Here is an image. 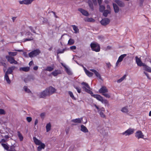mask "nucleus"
<instances>
[{"label":"nucleus","mask_w":151,"mask_h":151,"mask_svg":"<svg viewBox=\"0 0 151 151\" xmlns=\"http://www.w3.org/2000/svg\"><path fill=\"white\" fill-rule=\"evenodd\" d=\"M90 70L93 72L96 76L99 79H101V77L100 74L96 70L94 69H91Z\"/></svg>","instance_id":"412c9836"},{"label":"nucleus","mask_w":151,"mask_h":151,"mask_svg":"<svg viewBox=\"0 0 151 151\" xmlns=\"http://www.w3.org/2000/svg\"><path fill=\"white\" fill-rule=\"evenodd\" d=\"M80 130L82 132L84 133H86L88 132V130L87 128L83 125H81V126Z\"/></svg>","instance_id":"4be33fe9"},{"label":"nucleus","mask_w":151,"mask_h":151,"mask_svg":"<svg viewBox=\"0 0 151 151\" xmlns=\"http://www.w3.org/2000/svg\"><path fill=\"white\" fill-rule=\"evenodd\" d=\"M71 121L74 123H80L82 121L83 123L84 124H86L87 122L86 118V117L76 118L72 119Z\"/></svg>","instance_id":"39448f33"},{"label":"nucleus","mask_w":151,"mask_h":151,"mask_svg":"<svg viewBox=\"0 0 151 151\" xmlns=\"http://www.w3.org/2000/svg\"><path fill=\"white\" fill-rule=\"evenodd\" d=\"M85 20L88 22H94L95 21L94 19L92 18H87Z\"/></svg>","instance_id":"49530a36"},{"label":"nucleus","mask_w":151,"mask_h":151,"mask_svg":"<svg viewBox=\"0 0 151 151\" xmlns=\"http://www.w3.org/2000/svg\"><path fill=\"white\" fill-rule=\"evenodd\" d=\"M106 66L109 68L111 66V65L110 63H106Z\"/></svg>","instance_id":"052dcab7"},{"label":"nucleus","mask_w":151,"mask_h":151,"mask_svg":"<svg viewBox=\"0 0 151 151\" xmlns=\"http://www.w3.org/2000/svg\"><path fill=\"white\" fill-rule=\"evenodd\" d=\"M121 110L123 113H127L129 111L128 107L127 106L124 107L122 108Z\"/></svg>","instance_id":"cd10ccee"},{"label":"nucleus","mask_w":151,"mask_h":151,"mask_svg":"<svg viewBox=\"0 0 151 151\" xmlns=\"http://www.w3.org/2000/svg\"><path fill=\"white\" fill-rule=\"evenodd\" d=\"M6 113L5 111L2 109H0V115H4Z\"/></svg>","instance_id":"3c124183"},{"label":"nucleus","mask_w":151,"mask_h":151,"mask_svg":"<svg viewBox=\"0 0 151 151\" xmlns=\"http://www.w3.org/2000/svg\"><path fill=\"white\" fill-rule=\"evenodd\" d=\"M81 84L83 86L82 88L85 91L91 94H93V92L90 90V87L88 86V83L84 82H83Z\"/></svg>","instance_id":"f03ea898"},{"label":"nucleus","mask_w":151,"mask_h":151,"mask_svg":"<svg viewBox=\"0 0 151 151\" xmlns=\"http://www.w3.org/2000/svg\"><path fill=\"white\" fill-rule=\"evenodd\" d=\"M65 71L68 75H70L72 74V73L71 71H70V70L68 68H66L65 69Z\"/></svg>","instance_id":"c03bdc74"},{"label":"nucleus","mask_w":151,"mask_h":151,"mask_svg":"<svg viewBox=\"0 0 151 151\" xmlns=\"http://www.w3.org/2000/svg\"><path fill=\"white\" fill-rule=\"evenodd\" d=\"M37 27H35V28H34L32 26H29L27 27V30H29V29H30L31 32L36 34V32H35V29H36Z\"/></svg>","instance_id":"5701e85b"},{"label":"nucleus","mask_w":151,"mask_h":151,"mask_svg":"<svg viewBox=\"0 0 151 151\" xmlns=\"http://www.w3.org/2000/svg\"><path fill=\"white\" fill-rule=\"evenodd\" d=\"M6 58L7 60V61L11 64H17L18 62L15 60L14 58L10 56L7 55L6 56Z\"/></svg>","instance_id":"0eeeda50"},{"label":"nucleus","mask_w":151,"mask_h":151,"mask_svg":"<svg viewBox=\"0 0 151 151\" xmlns=\"http://www.w3.org/2000/svg\"><path fill=\"white\" fill-rule=\"evenodd\" d=\"M6 139H2L1 140V141H0V143L1 142H6Z\"/></svg>","instance_id":"bf43d9fd"},{"label":"nucleus","mask_w":151,"mask_h":151,"mask_svg":"<svg viewBox=\"0 0 151 151\" xmlns=\"http://www.w3.org/2000/svg\"><path fill=\"white\" fill-rule=\"evenodd\" d=\"M4 79L8 83L10 84L11 83V81L9 79L8 75L5 74V75L4 76Z\"/></svg>","instance_id":"f704fd0d"},{"label":"nucleus","mask_w":151,"mask_h":151,"mask_svg":"<svg viewBox=\"0 0 151 151\" xmlns=\"http://www.w3.org/2000/svg\"><path fill=\"white\" fill-rule=\"evenodd\" d=\"M113 5L115 12L118 13L119 11V7L116 4L113 3Z\"/></svg>","instance_id":"393cba45"},{"label":"nucleus","mask_w":151,"mask_h":151,"mask_svg":"<svg viewBox=\"0 0 151 151\" xmlns=\"http://www.w3.org/2000/svg\"><path fill=\"white\" fill-rule=\"evenodd\" d=\"M127 76L126 75H124L122 77L117 81L118 83H120L122 82L124 79Z\"/></svg>","instance_id":"4c0bfd02"},{"label":"nucleus","mask_w":151,"mask_h":151,"mask_svg":"<svg viewBox=\"0 0 151 151\" xmlns=\"http://www.w3.org/2000/svg\"><path fill=\"white\" fill-rule=\"evenodd\" d=\"M93 51L99 52L100 51V46L97 43L92 42L90 45Z\"/></svg>","instance_id":"20e7f679"},{"label":"nucleus","mask_w":151,"mask_h":151,"mask_svg":"<svg viewBox=\"0 0 151 151\" xmlns=\"http://www.w3.org/2000/svg\"><path fill=\"white\" fill-rule=\"evenodd\" d=\"M20 71H23L24 72H27L29 70V67H21L19 69Z\"/></svg>","instance_id":"bb28decb"},{"label":"nucleus","mask_w":151,"mask_h":151,"mask_svg":"<svg viewBox=\"0 0 151 151\" xmlns=\"http://www.w3.org/2000/svg\"><path fill=\"white\" fill-rule=\"evenodd\" d=\"M91 95L92 96L96 98L99 101H101L102 103L106 104L108 103V101L107 100L104 99L103 97L99 95L93 94V93Z\"/></svg>","instance_id":"7ed1b4c3"},{"label":"nucleus","mask_w":151,"mask_h":151,"mask_svg":"<svg viewBox=\"0 0 151 151\" xmlns=\"http://www.w3.org/2000/svg\"><path fill=\"white\" fill-rule=\"evenodd\" d=\"M1 146L3 147L5 150H9V147L7 143L4 144L2 143H1Z\"/></svg>","instance_id":"c85d7f7f"},{"label":"nucleus","mask_w":151,"mask_h":151,"mask_svg":"<svg viewBox=\"0 0 151 151\" xmlns=\"http://www.w3.org/2000/svg\"><path fill=\"white\" fill-rule=\"evenodd\" d=\"M15 68V67L14 66H12L9 68L7 71L6 72L5 74L8 75L9 74H12L13 72V70Z\"/></svg>","instance_id":"dca6fc26"},{"label":"nucleus","mask_w":151,"mask_h":151,"mask_svg":"<svg viewBox=\"0 0 151 151\" xmlns=\"http://www.w3.org/2000/svg\"><path fill=\"white\" fill-rule=\"evenodd\" d=\"M34 0H23L22 1H19V3L21 4L29 5L31 4Z\"/></svg>","instance_id":"ddd939ff"},{"label":"nucleus","mask_w":151,"mask_h":151,"mask_svg":"<svg viewBox=\"0 0 151 151\" xmlns=\"http://www.w3.org/2000/svg\"><path fill=\"white\" fill-rule=\"evenodd\" d=\"M23 89L24 91L27 93H30L31 92L30 90L26 86H24L23 87Z\"/></svg>","instance_id":"ea45409f"},{"label":"nucleus","mask_w":151,"mask_h":151,"mask_svg":"<svg viewBox=\"0 0 151 151\" xmlns=\"http://www.w3.org/2000/svg\"><path fill=\"white\" fill-rule=\"evenodd\" d=\"M38 66H35L33 68V69L34 70H37L38 68Z\"/></svg>","instance_id":"0e129e2a"},{"label":"nucleus","mask_w":151,"mask_h":151,"mask_svg":"<svg viewBox=\"0 0 151 151\" xmlns=\"http://www.w3.org/2000/svg\"><path fill=\"white\" fill-rule=\"evenodd\" d=\"M45 116V113L44 112L41 113L40 115L41 118L42 119H44Z\"/></svg>","instance_id":"5fc2aeb1"},{"label":"nucleus","mask_w":151,"mask_h":151,"mask_svg":"<svg viewBox=\"0 0 151 151\" xmlns=\"http://www.w3.org/2000/svg\"><path fill=\"white\" fill-rule=\"evenodd\" d=\"M102 95L108 98H110L111 97L109 93H103Z\"/></svg>","instance_id":"09e8293b"},{"label":"nucleus","mask_w":151,"mask_h":151,"mask_svg":"<svg viewBox=\"0 0 151 151\" xmlns=\"http://www.w3.org/2000/svg\"><path fill=\"white\" fill-rule=\"evenodd\" d=\"M33 37H31L30 38H25V39H24L23 40V42H25L27 41H31V40H33Z\"/></svg>","instance_id":"a18cd8bd"},{"label":"nucleus","mask_w":151,"mask_h":151,"mask_svg":"<svg viewBox=\"0 0 151 151\" xmlns=\"http://www.w3.org/2000/svg\"><path fill=\"white\" fill-rule=\"evenodd\" d=\"M84 71L86 74V75L89 77H92L93 75V73L90 72L89 70H87V69L84 67H83Z\"/></svg>","instance_id":"a211bd4d"},{"label":"nucleus","mask_w":151,"mask_h":151,"mask_svg":"<svg viewBox=\"0 0 151 151\" xmlns=\"http://www.w3.org/2000/svg\"><path fill=\"white\" fill-rule=\"evenodd\" d=\"M135 136L138 139L139 138H143L144 137V135L143 134L142 132L140 131H137L135 133Z\"/></svg>","instance_id":"4468645a"},{"label":"nucleus","mask_w":151,"mask_h":151,"mask_svg":"<svg viewBox=\"0 0 151 151\" xmlns=\"http://www.w3.org/2000/svg\"><path fill=\"white\" fill-rule=\"evenodd\" d=\"M72 27H73L74 31H75L74 32L75 33H77L79 32V29L77 26L75 25H72Z\"/></svg>","instance_id":"c756f323"},{"label":"nucleus","mask_w":151,"mask_h":151,"mask_svg":"<svg viewBox=\"0 0 151 151\" xmlns=\"http://www.w3.org/2000/svg\"><path fill=\"white\" fill-rule=\"evenodd\" d=\"M17 133L18 136L19 137L20 140L21 141H22L23 139V137L22 135L19 132H18Z\"/></svg>","instance_id":"c9c22d12"},{"label":"nucleus","mask_w":151,"mask_h":151,"mask_svg":"<svg viewBox=\"0 0 151 151\" xmlns=\"http://www.w3.org/2000/svg\"><path fill=\"white\" fill-rule=\"evenodd\" d=\"M43 19L44 20V21H43V24H44L47 22V19L44 18H43Z\"/></svg>","instance_id":"69168bd1"},{"label":"nucleus","mask_w":151,"mask_h":151,"mask_svg":"<svg viewBox=\"0 0 151 151\" xmlns=\"http://www.w3.org/2000/svg\"><path fill=\"white\" fill-rule=\"evenodd\" d=\"M74 87L76 89L78 93H80L81 92V89L79 87L76 86H74Z\"/></svg>","instance_id":"603ef678"},{"label":"nucleus","mask_w":151,"mask_h":151,"mask_svg":"<svg viewBox=\"0 0 151 151\" xmlns=\"http://www.w3.org/2000/svg\"><path fill=\"white\" fill-rule=\"evenodd\" d=\"M88 4L90 8L92 10H93V7L92 3L91 1V2L88 3Z\"/></svg>","instance_id":"864d4df0"},{"label":"nucleus","mask_w":151,"mask_h":151,"mask_svg":"<svg viewBox=\"0 0 151 151\" xmlns=\"http://www.w3.org/2000/svg\"><path fill=\"white\" fill-rule=\"evenodd\" d=\"M144 74L146 75V76H147V78L148 79H150V78L148 75V74H147V73L144 72Z\"/></svg>","instance_id":"13d9d810"},{"label":"nucleus","mask_w":151,"mask_h":151,"mask_svg":"<svg viewBox=\"0 0 151 151\" xmlns=\"http://www.w3.org/2000/svg\"><path fill=\"white\" fill-rule=\"evenodd\" d=\"M127 55L126 54H124L121 55L118 58V62H121L122 60Z\"/></svg>","instance_id":"7c9ffc66"},{"label":"nucleus","mask_w":151,"mask_h":151,"mask_svg":"<svg viewBox=\"0 0 151 151\" xmlns=\"http://www.w3.org/2000/svg\"><path fill=\"white\" fill-rule=\"evenodd\" d=\"M115 2L120 6L123 7L124 6V4L121 1L115 0Z\"/></svg>","instance_id":"b1692460"},{"label":"nucleus","mask_w":151,"mask_h":151,"mask_svg":"<svg viewBox=\"0 0 151 151\" xmlns=\"http://www.w3.org/2000/svg\"><path fill=\"white\" fill-rule=\"evenodd\" d=\"M33 64V61H31L29 62V66H31Z\"/></svg>","instance_id":"338daca9"},{"label":"nucleus","mask_w":151,"mask_h":151,"mask_svg":"<svg viewBox=\"0 0 151 151\" xmlns=\"http://www.w3.org/2000/svg\"><path fill=\"white\" fill-rule=\"evenodd\" d=\"M8 54L10 56H16L17 55V52H8Z\"/></svg>","instance_id":"79ce46f5"},{"label":"nucleus","mask_w":151,"mask_h":151,"mask_svg":"<svg viewBox=\"0 0 151 151\" xmlns=\"http://www.w3.org/2000/svg\"><path fill=\"white\" fill-rule=\"evenodd\" d=\"M25 31V35L26 36H29L30 35H32V34H31L29 31H28V30H27V28L26 29Z\"/></svg>","instance_id":"8fccbe9b"},{"label":"nucleus","mask_w":151,"mask_h":151,"mask_svg":"<svg viewBox=\"0 0 151 151\" xmlns=\"http://www.w3.org/2000/svg\"><path fill=\"white\" fill-rule=\"evenodd\" d=\"M65 50V49H58L57 51V54H58L59 53H63L64 52Z\"/></svg>","instance_id":"37998d69"},{"label":"nucleus","mask_w":151,"mask_h":151,"mask_svg":"<svg viewBox=\"0 0 151 151\" xmlns=\"http://www.w3.org/2000/svg\"><path fill=\"white\" fill-rule=\"evenodd\" d=\"M41 52L40 50L39 49L35 50L30 52L28 55L30 58L35 57L40 54Z\"/></svg>","instance_id":"423d86ee"},{"label":"nucleus","mask_w":151,"mask_h":151,"mask_svg":"<svg viewBox=\"0 0 151 151\" xmlns=\"http://www.w3.org/2000/svg\"><path fill=\"white\" fill-rule=\"evenodd\" d=\"M61 70H56L51 73V74L52 75L54 76H56L58 74H61Z\"/></svg>","instance_id":"aec40b11"},{"label":"nucleus","mask_w":151,"mask_h":151,"mask_svg":"<svg viewBox=\"0 0 151 151\" xmlns=\"http://www.w3.org/2000/svg\"><path fill=\"white\" fill-rule=\"evenodd\" d=\"M99 5L101 4L102 0H97Z\"/></svg>","instance_id":"e2e57ef3"},{"label":"nucleus","mask_w":151,"mask_h":151,"mask_svg":"<svg viewBox=\"0 0 151 151\" xmlns=\"http://www.w3.org/2000/svg\"><path fill=\"white\" fill-rule=\"evenodd\" d=\"M99 5V10L100 12H103L105 10V7L103 5H101V4Z\"/></svg>","instance_id":"e433bc0d"},{"label":"nucleus","mask_w":151,"mask_h":151,"mask_svg":"<svg viewBox=\"0 0 151 151\" xmlns=\"http://www.w3.org/2000/svg\"><path fill=\"white\" fill-rule=\"evenodd\" d=\"M144 70L149 72L151 73V68L146 65L145 64L143 67Z\"/></svg>","instance_id":"a878e982"},{"label":"nucleus","mask_w":151,"mask_h":151,"mask_svg":"<svg viewBox=\"0 0 151 151\" xmlns=\"http://www.w3.org/2000/svg\"><path fill=\"white\" fill-rule=\"evenodd\" d=\"M110 22V20L107 18H105L102 19L101 21V24L104 26H105L109 24Z\"/></svg>","instance_id":"f8f14e48"},{"label":"nucleus","mask_w":151,"mask_h":151,"mask_svg":"<svg viewBox=\"0 0 151 151\" xmlns=\"http://www.w3.org/2000/svg\"><path fill=\"white\" fill-rule=\"evenodd\" d=\"M74 41L73 39H70L68 42V44L69 45H72L74 43Z\"/></svg>","instance_id":"a19ab883"},{"label":"nucleus","mask_w":151,"mask_h":151,"mask_svg":"<svg viewBox=\"0 0 151 151\" xmlns=\"http://www.w3.org/2000/svg\"><path fill=\"white\" fill-rule=\"evenodd\" d=\"M99 92L102 95L104 93L108 92V90L106 87L103 86L99 90Z\"/></svg>","instance_id":"2eb2a0df"},{"label":"nucleus","mask_w":151,"mask_h":151,"mask_svg":"<svg viewBox=\"0 0 151 151\" xmlns=\"http://www.w3.org/2000/svg\"><path fill=\"white\" fill-rule=\"evenodd\" d=\"M4 138L6 139H7L9 138V137L7 135H6L4 136Z\"/></svg>","instance_id":"774afa93"},{"label":"nucleus","mask_w":151,"mask_h":151,"mask_svg":"<svg viewBox=\"0 0 151 151\" xmlns=\"http://www.w3.org/2000/svg\"><path fill=\"white\" fill-rule=\"evenodd\" d=\"M110 13V10H106L104 11L103 15L105 17H106L107 16L108 14Z\"/></svg>","instance_id":"473e14b6"},{"label":"nucleus","mask_w":151,"mask_h":151,"mask_svg":"<svg viewBox=\"0 0 151 151\" xmlns=\"http://www.w3.org/2000/svg\"><path fill=\"white\" fill-rule=\"evenodd\" d=\"M40 98H45L47 96H50L46 89L40 93L38 95Z\"/></svg>","instance_id":"6e6552de"},{"label":"nucleus","mask_w":151,"mask_h":151,"mask_svg":"<svg viewBox=\"0 0 151 151\" xmlns=\"http://www.w3.org/2000/svg\"><path fill=\"white\" fill-rule=\"evenodd\" d=\"M33 139L35 145H39L37 148V151H40L42 149H45V144L42 142L40 140L38 139L35 137H33Z\"/></svg>","instance_id":"f257e3e1"},{"label":"nucleus","mask_w":151,"mask_h":151,"mask_svg":"<svg viewBox=\"0 0 151 151\" xmlns=\"http://www.w3.org/2000/svg\"><path fill=\"white\" fill-rule=\"evenodd\" d=\"M38 119H36L35 120V125H36L38 123Z\"/></svg>","instance_id":"680f3d73"},{"label":"nucleus","mask_w":151,"mask_h":151,"mask_svg":"<svg viewBox=\"0 0 151 151\" xmlns=\"http://www.w3.org/2000/svg\"><path fill=\"white\" fill-rule=\"evenodd\" d=\"M49 96L55 93L56 91L55 89L52 86H50L46 88Z\"/></svg>","instance_id":"1a4fd4ad"},{"label":"nucleus","mask_w":151,"mask_h":151,"mask_svg":"<svg viewBox=\"0 0 151 151\" xmlns=\"http://www.w3.org/2000/svg\"><path fill=\"white\" fill-rule=\"evenodd\" d=\"M70 48L71 50H75L76 49V47L75 46H73L70 47Z\"/></svg>","instance_id":"4d7b16f0"},{"label":"nucleus","mask_w":151,"mask_h":151,"mask_svg":"<svg viewBox=\"0 0 151 151\" xmlns=\"http://www.w3.org/2000/svg\"><path fill=\"white\" fill-rule=\"evenodd\" d=\"M68 94L70 95L71 98L74 100H76V98L74 97L73 93L71 91H69L68 92Z\"/></svg>","instance_id":"58836bf2"},{"label":"nucleus","mask_w":151,"mask_h":151,"mask_svg":"<svg viewBox=\"0 0 151 151\" xmlns=\"http://www.w3.org/2000/svg\"><path fill=\"white\" fill-rule=\"evenodd\" d=\"M54 68L52 67H51L50 66H48L47 68L45 69L44 70L46 71H48L49 72H51L53 70Z\"/></svg>","instance_id":"2f4dec72"},{"label":"nucleus","mask_w":151,"mask_h":151,"mask_svg":"<svg viewBox=\"0 0 151 151\" xmlns=\"http://www.w3.org/2000/svg\"><path fill=\"white\" fill-rule=\"evenodd\" d=\"M26 119H27V122H30L32 120V118L31 117H27V118H26Z\"/></svg>","instance_id":"6e6d98bb"},{"label":"nucleus","mask_w":151,"mask_h":151,"mask_svg":"<svg viewBox=\"0 0 151 151\" xmlns=\"http://www.w3.org/2000/svg\"><path fill=\"white\" fill-rule=\"evenodd\" d=\"M134 129L129 128L126 131L122 133L123 135H125L126 136L132 134L134 132Z\"/></svg>","instance_id":"9d476101"},{"label":"nucleus","mask_w":151,"mask_h":151,"mask_svg":"<svg viewBox=\"0 0 151 151\" xmlns=\"http://www.w3.org/2000/svg\"><path fill=\"white\" fill-rule=\"evenodd\" d=\"M46 129L47 132H49L50 129L51 127V124L50 123H48L47 124L46 126Z\"/></svg>","instance_id":"72a5a7b5"},{"label":"nucleus","mask_w":151,"mask_h":151,"mask_svg":"<svg viewBox=\"0 0 151 151\" xmlns=\"http://www.w3.org/2000/svg\"><path fill=\"white\" fill-rule=\"evenodd\" d=\"M0 65H2L5 68H6V63L2 60L0 61Z\"/></svg>","instance_id":"de8ad7c7"},{"label":"nucleus","mask_w":151,"mask_h":151,"mask_svg":"<svg viewBox=\"0 0 151 151\" xmlns=\"http://www.w3.org/2000/svg\"><path fill=\"white\" fill-rule=\"evenodd\" d=\"M136 62L137 65L139 66H144L145 64V63H142L141 61L140 58H138L137 56L135 57Z\"/></svg>","instance_id":"9b49d317"},{"label":"nucleus","mask_w":151,"mask_h":151,"mask_svg":"<svg viewBox=\"0 0 151 151\" xmlns=\"http://www.w3.org/2000/svg\"><path fill=\"white\" fill-rule=\"evenodd\" d=\"M105 111L104 108H101L99 110V112L100 115L101 117L103 118H105L106 117L105 115L104 114V112Z\"/></svg>","instance_id":"6ab92c4d"},{"label":"nucleus","mask_w":151,"mask_h":151,"mask_svg":"<svg viewBox=\"0 0 151 151\" xmlns=\"http://www.w3.org/2000/svg\"><path fill=\"white\" fill-rule=\"evenodd\" d=\"M78 10L80 11L83 15L87 16L89 15L88 12L86 10L82 8H79Z\"/></svg>","instance_id":"f3484780"}]
</instances>
